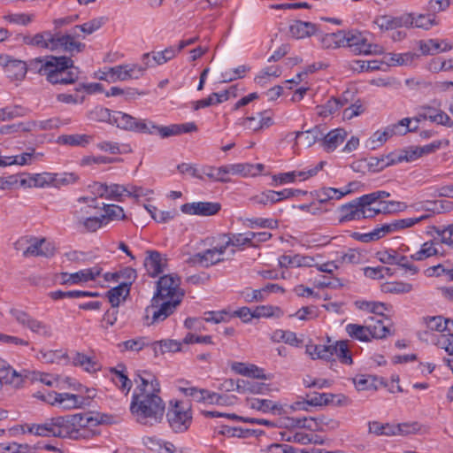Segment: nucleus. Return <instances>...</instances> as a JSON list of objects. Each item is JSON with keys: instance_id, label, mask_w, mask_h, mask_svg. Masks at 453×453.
<instances>
[{"instance_id": "aec40b11", "label": "nucleus", "mask_w": 453, "mask_h": 453, "mask_svg": "<svg viewBox=\"0 0 453 453\" xmlns=\"http://www.w3.org/2000/svg\"><path fill=\"white\" fill-rule=\"evenodd\" d=\"M55 253L54 246L47 242L45 238H33L30 240L28 247L24 250V257H51Z\"/></svg>"}, {"instance_id": "a18cd8bd", "label": "nucleus", "mask_w": 453, "mask_h": 453, "mask_svg": "<svg viewBox=\"0 0 453 453\" xmlns=\"http://www.w3.org/2000/svg\"><path fill=\"white\" fill-rule=\"evenodd\" d=\"M260 119L258 120V126H252V122L256 120L254 117H248L243 120V126L252 131H258L264 128L271 127L273 123L271 116H265L259 113Z\"/></svg>"}, {"instance_id": "69168bd1", "label": "nucleus", "mask_w": 453, "mask_h": 453, "mask_svg": "<svg viewBox=\"0 0 453 453\" xmlns=\"http://www.w3.org/2000/svg\"><path fill=\"white\" fill-rule=\"evenodd\" d=\"M398 134V130H395L394 127L391 126L387 127L384 131L380 132L377 131L373 134L372 137L371 138V142L372 144V148H375L374 143L380 142L382 144L385 142L389 137H392L395 134Z\"/></svg>"}, {"instance_id": "0e129e2a", "label": "nucleus", "mask_w": 453, "mask_h": 453, "mask_svg": "<svg viewBox=\"0 0 453 453\" xmlns=\"http://www.w3.org/2000/svg\"><path fill=\"white\" fill-rule=\"evenodd\" d=\"M385 293L403 294L409 293L412 290V285L406 282L388 283L382 288Z\"/></svg>"}, {"instance_id": "dca6fc26", "label": "nucleus", "mask_w": 453, "mask_h": 453, "mask_svg": "<svg viewBox=\"0 0 453 453\" xmlns=\"http://www.w3.org/2000/svg\"><path fill=\"white\" fill-rule=\"evenodd\" d=\"M143 265L150 277L162 273L167 265V258L157 250H147Z\"/></svg>"}, {"instance_id": "39448f33", "label": "nucleus", "mask_w": 453, "mask_h": 453, "mask_svg": "<svg viewBox=\"0 0 453 453\" xmlns=\"http://www.w3.org/2000/svg\"><path fill=\"white\" fill-rule=\"evenodd\" d=\"M180 305V300H167L153 296L150 304L146 307L143 317L148 326L165 320Z\"/></svg>"}, {"instance_id": "9b49d317", "label": "nucleus", "mask_w": 453, "mask_h": 453, "mask_svg": "<svg viewBox=\"0 0 453 453\" xmlns=\"http://www.w3.org/2000/svg\"><path fill=\"white\" fill-rule=\"evenodd\" d=\"M54 38L55 33L48 30L33 35L29 34H19L16 36V40L20 41L25 45L50 50L51 51H54Z\"/></svg>"}, {"instance_id": "f257e3e1", "label": "nucleus", "mask_w": 453, "mask_h": 453, "mask_svg": "<svg viewBox=\"0 0 453 453\" xmlns=\"http://www.w3.org/2000/svg\"><path fill=\"white\" fill-rule=\"evenodd\" d=\"M113 122L119 128L147 134H158L161 138L191 133L197 130L195 123L173 124L159 126L147 119H138L122 111H114Z\"/></svg>"}, {"instance_id": "58836bf2", "label": "nucleus", "mask_w": 453, "mask_h": 453, "mask_svg": "<svg viewBox=\"0 0 453 453\" xmlns=\"http://www.w3.org/2000/svg\"><path fill=\"white\" fill-rule=\"evenodd\" d=\"M249 405L251 409L259 411L261 412L276 411L281 410V405L273 403L268 399L252 398L249 400Z\"/></svg>"}, {"instance_id": "6ab92c4d", "label": "nucleus", "mask_w": 453, "mask_h": 453, "mask_svg": "<svg viewBox=\"0 0 453 453\" xmlns=\"http://www.w3.org/2000/svg\"><path fill=\"white\" fill-rule=\"evenodd\" d=\"M421 157L419 147H411L410 149L403 150L401 154L398 156H395L394 154H389L386 157H382L381 158H376L377 160V166L379 169H383L386 166H388L390 165H394L399 162H402L403 160L410 162L416 160L417 158Z\"/></svg>"}, {"instance_id": "9d476101", "label": "nucleus", "mask_w": 453, "mask_h": 453, "mask_svg": "<svg viewBox=\"0 0 453 453\" xmlns=\"http://www.w3.org/2000/svg\"><path fill=\"white\" fill-rule=\"evenodd\" d=\"M226 252V250H223L222 243H219L212 249H208L203 252L196 253L187 260V263L190 265H202L204 267H209L217 263L223 261L222 255Z\"/></svg>"}, {"instance_id": "412c9836", "label": "nucleus", "mask_w": 453, "mask_h": 453, "mask_svg": "<svg viewBox=\"0 0 453 453\" xmlns=\"http://www.w3.org/2000/svg\"><path fill=\"white\" fill-rule=\"evenodd\" d=\"M134 382L137 387L134 393H158L160 391L158 380L148 371L137 373Z\"/></svg>"}, {"instance_id": "ea45409f", "label": "nucleus", "mask_w": 453, "mask_h": 453, "mask_svg": "<svg viewBox=\"0 0 453 453\" xmlns=\"http://www.w3.org/2000/svg\"><path fill=\"white\" fill-rule=\"evenodd\" d=\"M92 141V136L88 134H65L58 138L60 143L70 146L86 147Z\"/></svg>"}, {"instance_id": "338daca9", "label": "nucleus", "mask_w": 453, "mask_h": 453, "mask_svg": "<svg viewBox=\"0 0 453 453\" xmlns=\"http://www.w3.org/2000/svg\"><path fill=\"white\" fill-rule=\"evenodd\" d=\"M311 420L315 422L316 430L323 431L325 427L330 430H334L339 426V422L337 420L329 418L325 416L317 417L311 418Z\"/></svg>"}, {"instance_id": "f03ea898", "label": "nucleus", "mask_w": 453, "mask_h": 453, "mask_svg": "<svg viewBox=\"0 0 453 453\" xmlns=\"http://www.w3.org/2000/svg\"><path fill=\"white\" fill-rule=\"evenodd\" d=\"M31 69L35 73L45 76L53 85L73 84L80 74L79 68L73 65V60L65 56L35 58L31 64Z\"/></svg>"}, {"instance_id": "13d9d810", "label": "nucleus", "mask_w": 453, "mask_h": 453, "mask_svg": "<svg viewBox=\"0 0 453 453\" xmlns=\"http://www.w3.org/2000/svg\"><path fill=\"white\" fill-rule=\"evenodd\" d=\"M439 344L448 352L449 357L445 359V361L453 372V334L442 335Z\"/></svg>"}, {"instance_id": "4be33fe9", "label": "nucleus", "mask_w": 453, "mask_h": 453, "mask_svg": "<svg viewBox=\"0 0 453 453\" xmlns=\"http://www.w3.org/2000/svg\"><path fill=\"white\" fill-rule=\"evenodd\" d=\"M50 396H53L54 400L52 402L48 400L49 403H58L65 410L81 408L87 401L83 396L69 393L53 392V395H50Z\"/></svg>"}, {"instance_id": "f704fd0d", "label": "nucleus", "mask_w": 453, "mask_h": 453, "mask_svg": "<svg viewBox=\"0 0 453 453\" xmlns=\"http://www.w3.org/2000/svg\"><path fill=\"white\" fill-rule=\"evenodd\" d=\"M345 31L326 34L321 37V45L324 49H337L344 47Z\"/></svg>"}, {"instance_id": "7ed1b4c3", "label": "nucleus", "mask_w": 453, "mask_h": 453, "mask_svg": "<svg viewBox=\"0 0 453 453\" xmlns=\"http://www.w3.org/2000/svg\"><path fill=\"white\" fill-rule=\"evenodd\" d=\"M165 411V403L157 393H134L130 411L138 423L150 426L158 424Z\"/></svg>"}, {"instance_id": "680f3d73", "label": "nucleus", "mask_w": 453, "mask_h": 453, "mask_svg": "<svg viewBox=\"0 0 453 453\" xmlns=\"http://www.w3.org/2000/svg\"><path fill=\"white\" fill-rule=\"evenodd\" d=\"M372 339H383L389 334V329L386 326L382 320H376L374 324L367 325Z\"/></svg>"}, {"instance_id": "7c9ffc66", "label": "nucleus", "mask_w": 453, "mask_h": 453, "mask_svg": "<svg viewBox=\"0 0 453 453\" xmlns=\"http://www.w3.org/2000/svg\"><path fill=\"white\" fill-rule=\"evenodd\" d=\"M151 348L154 355L157 357L159 354L163 355L166 352L180 351L181 342L171 339L161 340L152 342Z\"/></svg>"}, {"instance_id": "c03bdc74", "label": "nucleus", "mask_w": 453, "mask_h": 453, "mask_svg": "<svg viewBox=\"0 0 453 453\" xmlns=\"http://www.w3.org/2000/svg\"><path fill=\"white\" fill-rule=\"evenodd\" d=\"M283 315L282 310L278 306L260 305L253 311V317L258 318H280Z\"/></svg>"}, {"instance_id": "de8ad7c7", "label": "nucleus", "mask_w": 453, "mask_h": 453, "mask_svg": "<svg viewBox=\"0 0 453 453\" xmlns=\"http://www.w3.org/2000/svg\"><path fill=\"white\" fill-rule=\"evenodd\" d=\"M413 59V55L411 53H405V54H395V53H389L387 56L384 57V63H386L388 65H404L411 63Z\"/></svg>"}, {"instance_id": "a19ab883", "label": "nucleus", "mask_w": 453, "mask_h": 453, "mask_svg": "<svg viewBox=\"0 0 453 453\" xmlns=\"http://www.w3.org/2000/svg\"><path fill=\"white\" fill-rule=\"evenodd\" d=\"M220 239L223 250H226L229 247L242 249L243 246L248 245V239L242 234H223Z\"/></svg>"}, {"instance_id": "c85d7f7f", "label": "nucleus", "mask_w": 453, "mask_h": 453, "mask_svg": "<svg viewBox=\"0 0 453 453\" xmlns=\"http://www.w3.org/2000/svg\"><path fill=\"white\" fill-rule=\"evenodd\" d=\"M341 216L339 221L341 223L359 220L360 219V207L358 198L351 201L349 203L343 204L340 207Z\"/></svg>"}, {"instance_id": "5701e85b", "label": "nucleus", "mask_w": 453, "mask_h": 453, "mask_svg": "<svg viewBox=\"0 0 453 453\" xmlns=\"http://www.w3.org/2000/svg\"><path fill=\"white\" fill-rule=\"evenodd\" d=\"M346 135L347 133L342 128L332 130L326 134H324L321 139L324 150L327 152L334 151L340 144L343 142Z\"/></svg>"}, {"instance_id": "2eb2a0df", "label": "nucleus", "mask_w": 453, "mask_h": 453, "mask_svg": "<svg viewBox=\"0 0 453 453\" xmlns=\"http://www.w3.org/2000/svg\"><path fill=\"white\" fill-rule=\"evenodd\" d=\"M5 58L6 59L4 60L3 66L4 67V72L8 78L11 80L21 81L25 78L27 72L35 73L31 69V64L35 58L29 60L28 63H26L21 60L12 59L7 55H5Z\"/></svg>"}, {"instance_id": "423d86ee", "label": "nucleus", "mask_w": 453, "mask_h": 453, "mask_svg": "<svg viewBox=\"0 0 453 453\" xmlns=\"http://www.w3.org/2000/svg\"><path fill=\"white\" fill-rule=\"evenodd\" d=\"M180 285V278L177 274L170 273L161 276L157 281V290L153 296L173 301L179 299L180 303L184 292Z\"/></svg>"}, {"instance_id": "4468645a", "label": "nucleus", "mask_w": 453, "mask_h": 453, "mask_svg": "<svg viewBox=\"0 0 453 453\" xmlns=\"http://www.w3.org/2000/svg\"><path fill=\"white\" fill-rule=\"evenodd\" d=\"M102 273V268L95 266L80 270L73 273H61L59 274L61 284L77 285L96 280Z\"/></svg>"}, {"instance_id": "bf43d9fd", "label": "nucleus", "mask_w": 453, "mask_h": 453, "mask_svg": "<svg viewBox=\"0 0 453 453\" xmlns=\"http://www.w3.org/2000/svg\"><path fill=\"white\" fill-rule=\"evenodd\" d=\"M105 23V18L99 17L82 24L76 25V28H80V31L85 35H91L98 30Z\"/></svg>"}, {"instance_id": "f8f14e48", "label": "nucleus", "mask_w": 453, "mask_h": 453, "mask_svg": "<svg viewBox=\"0 0 453 453\" xmlns=\"http://www.w3.org/2000/svg\"><path fill=\"white\" fill-rule=\"evenodd\" d=\"M146 67H142L136 65H116L109 68L107 73H104V76L100 79H111L112 81H127L130 79H139L144 73Z\"/></svg>"}, {"instance_id": "8fccbe9b", "label": "nucleus", "mask_w": 453, "mask_h": 453, "mask_svg": "<svg viewBox=\"0 0 453 453\" xmlns=\"http://www.w3.org/2000/svg\"><path fill=\"white\" fill-rule=\"evenodd\" d=\"M365 195L358 197L359 207H360V219H371L380 214V209H374L372 204H375L374 202H371L369 200H365Z\"/></svg>"}, {"instance_id": "864d4df0", "label": "nucleus", "mask_w": 453, "mask_h": 453, "mask_svg": "<svg viewBox=\"0 0 453 453\" xmlns=\"http://www.w3.org/2000/svg\"><path fill=\"white\" fill-rule=\"evenodd\" d=\"M31 126H33V124L28 123V121L19 122V123H14V124H11V125H4L0 127V134H12L20 133V132H24V133L31 132Z\"/></svg>"}, {"instance_id": "473e14b6", "label": "nucleus", "mask_w": 453, "mask_h": 453, "mask_svg": "<svg viewBox=\"0 0 453 453\" xmlns=\"http://www.w3.org/2000/svg\"><path fill=\"white\" fill-rule=\"evenodd\" d=\"M408 221H404L403 219H395L389 223H385L381 225L379 227H376L374 229L377 239L380 240V238L384 237L385 235L388 234L395 233L400 229L408 228Z\"/></svg>"}, {"instance_id": "c756f323", "label": "nucleus", "mask_w": 453, "mask_h": 453, "mask_svg": "<svg viewBox=\"0 0 453 453\" xmlns=\"http://www.w3.org/2000/svg\"><path fill=\"white\" fill-rule=\"evenodd\" d=\"M452 46L446 41L438 42L437 40H427L419 42V50L423 55L434 54L438 51H448Z\"/></svg>"}, {"instance_id": "2f4dec72", "label": "nucleus", "mask_w": 453, "mask_h": 453, "mask_svg": "<svg viewBox=\"0 0 453 453\" xmlns=\"http://www.w3.org/2000/svg\"><path fill=\"white\" fill-rule=\"evenodd\" d=\"M349 193H350V189L342 191L334 188H322L315 191L314 196L319 203H326L332 199H341Z\"/></svg>"}, {"instance_id": "603ef678", "label": "nucleus", "mask_w": 453, "mask_h": 453, "mask_svg": "<svg viewBox=\"0 0 453 453\" xmlns=\"http://www.w3.org/2000/svg\"><path fill=\"white\" fill-rule=\"evenodd\" d=\"M53 418L42 425H34L28 428V432L39 436H55Z\"/></svg>"}, {"instance_id": "1a4fd4ad", "label": "nucleus", "mask_w": 453, "mask_h": 453, "mask_svg": "<svg viewBox=\"0 0 453 453\" xmlns=\"http://www.w3.org/2000/svg\"><path fill=\"white\" fill-rule=\"evenodd\" d=\"M166 418L169 426L176 433L188 430L192 419V416L188 411L182 406L181 402L178 401L168 410Z\"/></svg>"}, {"instance_id": "6e6d98bb", "label": "nucleus", "mask_w": 453, "mask_h": 453, "mask_svg": "<svg viewBox=\"0 0 453 453\" xmlns=\"http://www.w3.org/2000/svg\"><path fill=\"white\" fill-rule=\"evenodd\" d=\"M240 296L246 303L262 302L265 299L263 288L251 289L250 288H245L240 292Z\"/></svg>"}, {"instance_id": "bb28decb", "label": "nucleus", "mask_w": 453, "mask_h": 453, "mask_svg": "<svg viewBox=\"0 0 453 453\" xmlns=\"http://www.w3.org/2000/svg\"><path fill=\"white\" fill-rule=\"evenodd\" d=\"M324 131L325 128L320 126H315L313 128L305 131H297L295 133L296 141L299 138H303L304 146L309 148L318 141H321L324 135Z\"/></svg>"}, {"instance_id": "393cba45", "label": "nucleus", "mask_w": 453, "mask_h": 453, "mask_svg": "<svg viewBox=\"0 0 453 453\" xmlns=\"http://www.w3.org/2000/svg\"><path fill=\"white\" fill-rule=\"evenodd\" d=\"M70 363L75 366L82 367L86 372L90 373L96 372L101 369V365L97 361L80 352L73 354L72 358H70Z\"/></svg>"}, {"instance_id": "79ce46f5", "label": "nucleus", "mask_w": 453, "mask_h": 453, "mask_svg": "<svg viewBox=\"0 0 453 453\" xmlns=\"http://www.w3.org/2000/svg\"><path fill=\"white\" fill-rule=\"evenodd\" d=\"M250 201L254 204L259 205H268L273 204L279 202V198L277 196V191L274 190H265L257 195H255L250 198Z\"/></svg>"}, {"instance_id": "a878e982", "label": "nucleus", "mask_w": 453, "mask_h": 453, "mask_svg": "<svg viewBox=\"0 0 453 453\" xmlns=\"http://www.w3.org/2000/svg\"><path fill=\"white\" fill-rule=\"evenodd\" d=\"M291 35L296 39L311 36L317 32V27L311 22L296 20L289 27Z\"/></svg>"}, {"instance_id": "49530a36", "label": "nucleus", "mask_w": 453, "mask_h": 453, "mask_svg": "<svg viewBox=\"0 0 453 453\" xmlns=\"http://www.w3.org/2000/svg\"><path fill=\"white\" fill-rule=\"evenodd\" d=\"M424 322L430 330L443 332L447 329L448 324L452 323L453 320L443 319L441 316H433L423 318Z\"/></svg>"}, {"instance_id": "c9c22d12", "label": "nucleus", "mask_w": 453, "mask_h": 453, "mask_svg": "<svg viewBox=\"0 0 453 453\" xmlns=\"http://www.w3.org/2000/svg\"><path fill=\"white\" fill-rule=\"evenodd\" d=\"M42 359L47 364H64L70 363V357L67 352L61 349L41 351Z\"/></svg>"}, {"instance_id": "f3484780", "label": "nucleus", "mask_w": 453, "mask_h": 453, "mask_svg": "<svg viewBox=\"0 0 453 453\" xmlns=\"http://www.w3.org/2000/svg\"><path fill=\"white\" fill-rule=\"evenodd\" d=\"M180 209L183 213L189 215L212 216L220 211L221 205L213 202H197L184 203Z\"/></svg>"}, {"instance_id": "0eeeda50", "label": "nucleus", "mask_w": 453, "mask_h": 453, "mask_svg": "<svg viewBox=\"0 0 453 453\" xmlns=\"http://www.w3.org/2000/svg\"><path fill=\"white\" fill-rule=\"evenodd\" d=\"M344 47H349L355 54H379L381 47L368 42L367 37L358 31H345Z\"/></svg>"}, {"instance_id": "5fc2aeb1", "label": "nucleus", "mask_w": 453, "mask_h": 453, "mask_svg": "<svg viewBox=\"0 0 453 453\" xmlns=\"http://www.w3.org/2000/svg\"><path fill=\"white\" fill-rule=\"evenodd\" d=\"M334 348L336 349L335 352H334V357H337L338 359L342 363L346 365L352 364V357L349 354V350L348 349L347 342L341 341L337 342L334 345Z\"/></svg>"}, {"instance_id": "4c0bfd02", "label": "nucleus", "mask_w": 453, "mask_h": 453, "mask_svg": "<svg viewBox=\"0 0 453 453\" xmlns=\"http://www.w3.org/2000/svg\"><path fill=\"white\" fill-rule=\"evenodd\" d=\"M201 173H203V177L206 176L210 180L219 182H228L229 178L226 175V172L225 166L222 165L220 167H214L205 165L201 168Z\"/></svg>"}, {"instance_id": "b1692460", "label": "nucleus", "mask_w": 453, "mask_h": 453, "mask_svg": "<svg viewBox=\"0 0 453 453\" xmlns=\"http://www.w3.org/2000/svg\"><path fill=\"white\" fill-rule=\"evenodd\" d=\"M126 366L123 364L118 365L117 367L110 368V372L112 375L111 380L122 391L129 392L132 388V381L126 374Z\"/></svg>"}, {"instance_id": "72a5a7b5", "label": "nucleus", "mask_w": 453, "mask_h": 453, "mask_svg": "<svg viewBox=\"0 0 453 453\" xmlns=\"http://www.w3.org/2000/svg\"><path fill=\"white\" fill-rule=\"evenodd\" d=\"M440 244L435 241L426 242L421 245L418 251L412 254L410 258L412 260L422 261L432 256H435L440 253L437 246Z\"/></svg>"}, {"instance_id": "a211bd4d", "label": "nucleus", "mask_w": 453, "mask_h": 453, "mask_svg": "<svg viewBox=\"0 0 453 453\" xmlns=\"http://www.w3.org/2000/svg\"><path fill=\"white\" fill-rule=\"evenodd\" d=\"M86 48L85 43L74 40L73 36L65 35L60 32H55L54 50H62L70 53L82 52Z\"/></svg>"}, {"instance_id": "cd10ccee", "label": "nucleus", "mask_w": 453, "mask_h": 453, "mask_svg": "<svg viewBox=\"0 0 453 453\" xmlns=\"http://www.w3.org/2000/svg\"><path fill=\"white\" fill-rule=\"evenodd\" d=\"M130 286L131 282H123L107 292L106 296L112 308L119 307L121 297L125 300L129 296Z\"/></svg>"}, {"instance_id": "3c124183", "label": "nucleus", "mask_w": 453, "mask_h": 453, "mask_svg": "<svg viewBox=\"0 0 453 453\" xmlns=\"http://www.w3.org/2000/svg\"><path fill=\"white\" fill-rule=\"evenodd\" d=\"M56 173H34V187L35 188H45V187H55Z\"/></svg>"}, {"instance_id": "37998d69", "label": "nucleus", "mask_w": 453, "mask_h": 453, "mask_svg": "<svg viewBox=\"0 0 453 453\" xmlns=\"http://www.w3.org/2000/svg\"><path fill=\"white\" fill-rule=\"evenodd\" d=\"M149 345V342L145 337H138L120 342L118 347L121 352L123 351H140Z\"/></svg>"}, {"instance_id": "e2e57ef3", "label": "nucleus", "mask_w": 453, "mask_h": 453, "mask_svg": "<svg viewBox=\"0 0 453 453\" xmlns=\"http://www.w3.org/2000/svg\"><path fill=\"white\" fill-rule=\"evenodd\" d=\"M317 109L319 115L327 117L341 109V103L336 101V97H332L325 104L317 106Z\"/></svg>"}, {"instance_id": "e433bc0d", "label": "nucleus", "mask_w": 453, "mask_h": 453, "mask_svg": "<svg viewBox=\"0 0 453 453\" xmlns=\"http://www.w3.org/2000/svg\"><path fill=\"white\" fill-rule=\"evenodd\" d=\"M346 332L349 337L360 342H367L371 341V333L367 325L348 324L346 326Z\"/></svg>"}, {"instance_id": "6e6552de", "label": "nucleus", "mask_w": 453, "mask_h": 453, "mask_svg": "<svg viewBox=\"0 0 453 453\" xmlns=\"http://www.w3.org/2000/svg\"><path fill=\"white\" fill-rule=\"evenodd\" d=\"M10 313L20 326L29 329L31 332L47 338L52 335L50 326L35 319L25 311L12 308L10 310Z\"/></svg>"}, {"instance_id": "ddd939ff", "label": "nucleus", "mask_w": 453, "mask_h": 453, "mask_svg": "<svg viewBox=\"0 0 453 453\" xmlns=\"http://www.w3.org/2000/svg\"><path fill=\"white\" fill-rule=\"evenodd\" d=\"M414 16L412 13H403L400 16L382 15L377 17L374 23L381 30H394L400 27H411L413 26Z\"/></svg>"}, {"instance_id": "052dcab7", "label": "nucleus", "mask_w": 453, "mask_h": 453, "mask_svg": "<svg viewBox=\"0 0 453 453\" xmlns=\"http://www.w3.org/2000/svg\"><path fill=\"white\" fill-rule=\"evenodd\" d=\"M80 224L83 226L86 232L93 233L105 224V216L86 218L80 220Z\"/></svg>"}, {"instance_id": "4d7b16f0", "label": "nucleus", "mask_w": 453, "mask_h": 453, "mask_svg": "<svg viewBox=\"0 0 453 453\" xmlns=\"http://www.w3.org/2000/svg\"><path fill=\"white\" fill-rule=\"evenodd\" d=\"M35 150L33 152H26L19 156H12V157H4V162L6 164L4 166L12 165H25L31 163L33 157H35Z\"/></svg>"}, {"instance_id": "774afa93", "label": "nucleus", "mask_w": 453, "mask_h": 453, "mask_svg": "<svg viewBox=\"0 0 453 453\" xmlns=\"http://www.w3.org/2000/svg\"><path fill=\"white\" fill-rule=\"evenodd\" d=\"M105 211V222L108 219L117 220L125 219V214L122 207L115 204H108L104 206Z\"/></svg>"}, {"instance_id": "09e8293b", "label": "nucleus", "mask_w": 453, "mask_h": 453, "mask_svg": "<svg viewBox=\"0 0 453 453\" xmlns=\"http://www.w3.org/2000/svg\"><path fill=\"white\" fill-rule=\"evenodd\" d=\"M356 306L360 310L380 316H383L384 311L387 310L386 304L380 302L357 301Z\"/></svg>"}, {"instance_id": "20e7f679", "label": "nucleus", "mask_w": 453, "mask_h": 453, "mask_svg": "<svg viewBox=\"0 0 453 453\" xmlns=\"http://www.w3.org/2000/svg\"><path fill=\"white\" fill-rule=\"evenodd\" d=\"M98 424L92 413H78L53 418L55 437L78 440L88 437L87 427Z\"/></svg>"}]
</instances>
